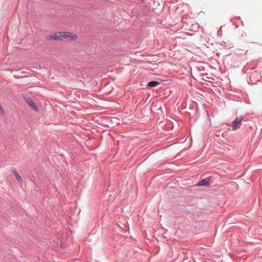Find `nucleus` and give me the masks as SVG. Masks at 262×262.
I'll list each match as a JSON object with an SVG mask.
<instances>
[{"label": "nucleus", "instance_id": "1", "mask_svg": "<svg viewBox=\"0 0 262 262\" xmlns=\"http://www.w3.org/2000/svg\"><path fill=\"white\" fill-rule=\"evenodd\" d=\"M77 36L69 32H58L56 33L54 35H49V38L52 39H67L69 40H73L77 39Z\"/></svg>", "mask_w": 262, "mask_h": 262}, {"label": "nucleus", "instance_id": "10", "mask_svg": "<svg viewBox=\"0 0 262 262\" xmlns=\"http://www.w3.org/2000/svg\"><path fill=\"white\" fill-rule=\"evenodd\" d=\"M223 43H221V45H224V43H225V41H223Z\"/></svg>", "mask_w": 262, "mask_h": 262}, {"label": "nucleus", "instance_id": "7", "mask_svg": "<svg viewBox=\"0 0 262 262\" xmlns=\"http://www.w3.org/2000/svg\"><path fill=\"white\" fill-rule=\"evenodd\" d=\"M12 172L14 174L15 177L16 178V180L18 181H21V178L20 177V176L18 174V173L17 172L15 169H14L12 170Z\"/></svg>", "mask_w": 262, "mask_h": 262}, {"label": "nucleus", "instance_id": "5", "mask_svg": "<svg viewBox=\"0 0 262 262\" xmlns=\"http://www.w3.org/2000/svg\"><path fill=\"white\" fill-rule=\"evenodd\" d=\"M160 83V82H159L158 81L152 80V81H149L147 83V86H149V87H156Z\"/></svg>", "mask_w": 262, "mask_h": 262}, {"label": "nucleus", "instance_id": "4", "mask_svg": "<svg viewBox=\"0 0 262 262\" xmlns=\"http://www.w3.org/2000/svg\"><path fill=\"white\" fill-rule=\"evenodd\" d=\"M25 100L33 110L35 111L36 112L38 111V108L31 98L27 97L25 98Z\"/></svg>", "mask_w": 262, "mask_h": 262}, {"label": "nucleus", "instance_id": "9", "mask_svg": "<svg viewBox=\"0 0 262 262\" xmlns=\"http://www.w3.org/2000/svg\"><path fill=\"white\" fill-rule=\"evenodd\" d=\"M223 43H221V45H224V43H225V41H223Z\"/></svg>", "mask_w": 262, "mask_h": 262}, {"label": "nucleus", "instance_id": "11", "mask_svg": "<svg viewBox=\"0 0 262 262\" xmlns=\"http://www.w3.org/2000/svg\"><path fill=\"white\" fill-rule=\"evenodd\" d=\"M238 25H237L235 26V28H238Z\"/></svg>", "mask_w": 262, "mask_h": 262}, {"label": "nucleus", "instance_id": "3", "mask_svg": "<svg viewBox=\"0 0 262 262\" xmlns=\"http://www.w3.org/2000/svg\"><path fill=\"white\" fill-rule=\"evenodd\" d=\"M211 181V177H207L200 181L196 184V186H208Z\"/></svg>", "mask_w": 262, "mask_h": 262}, {"label": "nucleus", "instance_id": "8", "mask_svg": "<svg viewBox=\"0 0 262 262\" xmlns=\"http://www.w3.org/2000/svg\"><path fill=\"white\" fill-rule=\"evenodd\" d=\"M223 43H221V45H224V43H225V41H223Z\"/></svg>", "mask_w": 262, "mask_h": 262}, {"label": "nucleus", "instance_id": "2", "mask_svg": "<svg viewBox=\"0 0 262 262\" xmlns=\"http://www.w3.org/2000/svg\"><path fill=\"white\" fill-rule=\"evenodd\" d=\"M245 118V117L243 116H239L235 118L232 122V130L235 131L238 129L241 126L242 121L244 120L246 121L247 120Z\"/></svg>", "mask_w": 262, "mask_h": 262}, {"label": "nucleus", "instance_id": "6", "mask_svg": "<svg viewBox=\"0 0 262 262\" xmlns=\"http://www.w3.org/2000/svg\"><path fill=\"white\" fill-rule=\"evenodd\" d=\"M231 59L235 61L234 64L240 63L242 62V59L241 57L237 55L232 56Z\"/></svg>", "mask_w": 262, "mask_h": 262}]
</instances>
